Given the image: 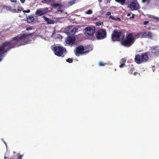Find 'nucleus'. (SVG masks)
Masks as SVG:
<instances>
[{"label":"nucleus","instance_id":"f257e3e1","mask_svg":"<svg viewBox=\"0 0 159 159\" xmlns=\"http://www.w3.org/2000/svg\"><path fill=\"white\" fill-rule=\"evenodd\" d=\"M33 33L21 34L13 38L10 41H6L2 46L7 52L12 48L25 45L30 41L29 36H32Z\"/></svg>","mask_w":159,"mask_h":159},{"label":"nucleus","instance_id":"f03ea898","mask_svg":"<svg viewBox=\"0 0 159 159\" xmlns=\"http://www.w3.org/2000/svg\"><path fill=\"white\" fill-rule=\"evenodd\" d=\"M135 39L134 34L129 33L126 36L125 38L122 39L121 43L126 47H129L134 42Z\"/></svg>","mask_w":159,"mask_h":159},{"label":"nucleus","instance_id":"7ed1b4c3","mask_svg":"<svg viewBox=\"0 0 159 159\" xmlns=\"http://www.w3.org/2000/svg\"><path fill=\"white\" fill-rule=\"evenodd\" d=\"M150 53L149 52H147L143 53L140 55H136L134 58L135 61L138 64L147 62L149 59L148 55Z\"/></svg>","mask_w":159,"mask_h":159},{"label":"nucleus","instance_id":"20e7f679","mask_svg":"<svg viewBox=\"0 0 159 159\" xmlns=\"http://www.w3.org/2000/svg\"><path fill=\"white\" fill-rule=\"evenodd\" d=\"M96 38L98 40H102L105 39L107 36L106 30L104 29L98 30L95 34Z\"/></svg>","mask_w":159,"mask_h":159},{"label":"nucleus","instance_id":"39448f33","mask_svg":"<svg viewBox=\"0 0 159 159\" xmlns=\"http://www.w3.org/2000/svg\"><path fill=\"white\" fill-rule=\"evenodd\" d=\"M53 51L55 54L58 57H64L63 54L64 52V49L63 47L56 46L53 48Z\"/></svg>","mask_w":159,"mask_h":159},{"label":"nucleus","instance_id":"423d86ee","mask_svg":"<svg viewBox=\"0 0 159 159\" xmlns=\"http://www.w3.org/2000/svg\"><path fill=\"white\" fill-rule=\"evenodd\" d=\"M122 33V32L121 31H118L117 30H114L111 35L112 40L114 41L118 40V39L120 38Z\"/></svg>","mask_w":159,"mask_h":159},{"label":"nucleus","instance_id":"0eeeda50","mask_svg":"<svg viewBox=\"0 0 159 159\" xmlns=\"http://www.w3.org/2000/svg\"><path fill=\"white\" fill-rule=\"evenodd\" d=\"M84 49L82 45L79 46L77 47L75 51V55L77 57H79L81 55L89 52V51L84 52Z\"/></svg>","mask_w":159,"mask_h":159},{"label":"nucleus","instance_id":"6e6552de","mask_svg":"<svg viewBox=\"0 0 159 159\" xmlns=\"http://www.w3.org/2000/svg\"><path fill=\"white\" fill-rule=\"evenodd\" d=\"M128 7L132 11L137 10L140 8L138 3L136 1H133L130 2Z\"/></svg>","mask_w":159,"mask_h":159},{"label":"nucleus","instance_id":"1a4fd4ad","mask_svg":"<svg viewBox=\"0 0 159 159\" xmlns=\"http://www.w3.org/2000/svg\"><path fill=\"white\" fill-rule=\"evenodd\" d=\"M85 34L89 35H92L95 32V28L94 27H87L85 29Z\"/></svg>","mask_w":159,"mask_h":159},{"label":"nucleus","instance_id":"9d476101","mask_svg":"<svg viewBox=\"0 0 159 159\" xmlns=\"http://www.w3.org/2000/svg\"><path fill=\"white\" fill-rule=\"evenodd\" d=\"M152 52L155 56L158 57L159 56V46H154L152 48Z\"/></svg>","mask_w":159,"mask_h":159},{"label":"nucleus","instance_id":"9b49d317","mask_svg":"<svg viewBox=\"0 0 159 159\" xmlns=\"http://www.w3.org/2000/svg\"><path fill=\"white\" fill-rule=\"evenodd\" d=\"M75 40V37L72 36H69L66 39V43L70 44H73Z\"/></svg>","mask_w":159,"mask_h":159},{"label":"nucleus","instance_id":"f8f14e48","mask_svg":"<svg viewBox=\"0 0 159 159\" xmlns=\"http://www.w3.org/2000/svg\"><path fill=\"white\" fill-rule=\"evenodd\" d=\"M127 59L125 58H123L120 60V64L119 65V67L122 68L125 66V63L126 62Z\"/></svg>","mask_w":159,"mask_h":159},{"label":"nucleus","instance_id":"ddd939ff","mask_svg":"<svg viewBox=\"0 0 159 159\" xmlns=\"http://www.w3.org/2000/svg\"><path fill=\"white\" fill-rule=\"evenodd\" d=\"M43 18L45 21L47 22L48 24H53L54 23L53 20L50 19L49 18L45 16H43Z\"/></svg>","mask_w":159,"mask_h":159},{"label":"nucleus","instance_id":"4468645a","mask_svg":"<svg viewBox=\"0 0 159 159\" xmlns=\"http://www.w3.org/2000/svg\"><path fill=\"white\" fill-rule=\"evenodd\" d=\"M51 6L54 8L60 9L62 7V5L59 3H55L52 4Z\"/></svg>","mask_w":159,"mask_h":159},{"label":"nucleus","instance_id":"2eb2a0df","mask_svg":"<svg viewBox=\"0 0 159 159\" xmlns=\"http://www.w3.org/2000/svg\"><path fill=\"white\" fill-rule=\"evenodd\" d=\"M34 18L32 16H29L27 18V21L28 23H31L34 21Z\"/></svg>","mask_w":159,"mask_h":159},{"label":"nucleus","instance_id":"dca6fc26","mask_svg":"<svg viewBox=\"0 0 159 159\" xmlns=\"http://www.w3.org/2000/svg\"><path fill=\"white\" fill-rule=\"evenodd\" d=\"M6 52H5V49L2 46H0V57H1L2 55Z\"/></svg>","mask_w":159,"mask_h":159},{"label":"nucleus","instance_id":"f3484780","mask_svg":"<svg viewBox=\"0 0 159 159\" xmlns=\"http://www.w3.org/2000/svg\"><path fill=\"white\" fill-rule=\"evenodd\" d=\"M35 14L39 16H42L43 15V11L39 10H37L35 12Z\"/></svg>","mask_w":159,"mask_h":159},{"label":"nucleus","instance_id":"a211bd4d","mask_svg":"<svg viewBox=\"0 0 159 159\" xmlns=\"http://www.w3.org/2000/svg\"><path fill=\"white\" fill-rule=\"evenodd\" d=\"M152 33L151 32H148V34L146 33V38L151 39L152 38Z\"/></svg>","mask_w":159,"mask_h":159},{"label":"nucleus","instance_id":"6ab92c4d","mask_svg":"<svg viewBox=\"0 0 159 159\" xmlns=\"http://www.w3.org/2000/svg\"><path fill=\"white\" fill-rule=\"evenodd\" d=\"M115 1L120 3L121 5H123L125 3V0H115Z\"/></svg>","mask_w":159,"mask_h":159},{"label":"nucleus","instance_id":"aec40b11","mask_svg":"<svg viewBox=\"0 0 159 159\" xmlns=\"http://www.w3.org/2000/svg\"><path fill=\"white\" fill-rule=\"evenodd\" d=\"M76 1V0H71L69 1L68 2L69 4V6H71L75 4Z\"/></svg>","mask_w":159,"mask_h":159},{"label":"nucleus","instance_id":"412c9836","mask_svg":"<svg viewBox=\"0 0 159 159\" xmlns=\"http://www.w3.org/2000/svg\"><path fill=\"white\" fill-rule=\"evenodd\" d=\"M109 18H111L113 20H120V19L119 17H117L116 18L112 16H110L109 17Z\"/></svg>","mask_w":159,"mask_h":159},{"label":"nucleus","instance_id":"4be33fe9","mask_svg":"<svg viewBox=\"0 0 159 159\" xmlns=\"http://www.w3.org/2000/svg\"><path fill=\"white\" fill-rule=\"evenodd\" d=\"M146 32H140V34L141 35V38H146Z\"/></svg>","mask_w":159,"mask_h":159},{"label":"nucleus","instance_id":"5701e85b","mask_svg":"<svg viewBox=\"0 0 159 159\" xmlns=\"http://www.w3.org/2000/svg\"><path fill=\"white\" fill-rule=\"evenodd\" d=\"M78 30L76 28H73L70 31L72 34H74L77 32Z\"/></svg>","mask_w":159,"mask_h":159},{"label":"nucleus","instance_id":"b1692460","mask_svg":"<svg viewBox=\"0 0 159 159\" xmlns=\"http://www.w3.org/2000/svg\"><path fill=\"white\" fill-rule=\"evenodd\" d=\"M149 17H151L154 20H155L157 21H158V19H159V18L155 16L154 15H150V16H148Z\"/></svg>","mask_w":159,"mask_h":159},{"label":"nucleus","instance_id":"393cba45","mask_svg":"<svg viewBox=\"0 0 159 159\" xmlns=\"http://www.w3.org/2000/svg\"><path fill=\"white\" fill-rule=\"evenodd\" d=\"M134 70V67H130L129 68V73L132 74Z\"/></svg>","mask_w":159,"mask_h":159},{"label":"nucleus","instance_id":"a878e982","mask_svg":"<svg viewBox=\"0 0 159 159\" xmlns=\"http://www.w3.org/2000/svg\"><path fill=\"white\" fill-rule=\"evenodd\" d=\"M140 34V32H139V33H138L137 34L134 36V39L135 38H138L139 37L141 38V34Z\"/></svg>","mask_w":159,"mask_h":159},{"label":"nucleus","instance_id":"bb28decb","mask_svg":"<svg viewBox=\"0 0 159 159\" xmlns=\"http://www.w3.org/2000/svg\"><path fill=\"white\" fill-rule=\"evenodd\" d=\"M92 11L90 9H89L87 11H86L85 13L86 14L90 15L92 14Z\"/></svg>","mask_w":159,"mask_h":159},{"label":"nucleus","instance_id":"cd10ccee","mask_svg":"<svg viewBox=\"0 0 159 159\" xmlns=\"http://www.w3.org/2000/svg\"><path fill=\"white\" fill-rule=\"evenodd\" d=\"M151 0H142V2L143 3L146 2L147 4H149Z\"/></svg>","mask_w":159,"mask_h":159},{"label":"nucleus","instance_id":"c85d7f7f","mask_svg":"<svg viewBox=\"0 0 159 159\" xmlns=\"http://www.w3.org/2000/svg\"><path fill=\"white\" fill-rule=\"evenodd\" d=\"M66 61L67 62H68L69 63H71L73 62V59L72 58H69L67 59L66 60Z\"/></svg>","mask_w":159,"mask_h":159},{"label":"nucleus","instance_id":"c756f323","mask_svg":"<svg viewBox=\"0 0 159 159\" xmlns=\"http://www.w3.org/2000/svg\"><path fill=\"white\" fill-rule=\"evenodd\" d=\"M106 63L102 62H100L99 63V65L100 66H104Z\"/></svg>","mask_w":159,"mask_h":159},{"label":"nucleus","instance_id":"7c9ffc66","mask_svg":"<svg viewBox=\"0 0 159 159\" xmlns=\"http://www.w3.org/2000/svg\"><path fill=\"white\" fill-rule=\"evenodd\" d=\"M30 11V10H23V12L25 13H29Z\"/></svg>","mask_w":159,"mask_h":159},{"label":"nucleus","instance_id":"2f4dec72","mask_svg":"<svg viewBox=\"0 0 159 159\" xmlns=\"http://www.w3.org/2000/svg\"><path fill=\"white\" fill-rule=\"evenodd\" d=\"M101 24V23L99 22H98L96 23V25L97 26H100Z\"/></svg>","mask_w":159,"mask_h":159},{"label":"nucleus","instance_id":"473e14b6","mask_svg":"<svg viewBox=\"0 0 159 159\" xmlns=\"http://www.w3.org/2000/svg\"><path fill=\"white\" fill-rule=\"evenodd\" d=\"M133 74L134 75L136 76L137 75H140V74L137 72H135L133 73Z\"/></svg>","mask_w":159,"mask_h":159},{"label":"nucleus","instance_id":"72a5a7b5","mask_svg":"<svg viewBox=\"0 0 159 159\" xmlns=\"http://www.w3.org/2000/svg\"><path fill=\"white\" fill-rule=\"evenodd\" d=\"M149 22L148 21H145L143 22V24L144 25H146L148 24L149 23Z\"/></svg>","mask_w":159,"mask_h":159},{"label":"nucleus","instance_id":"f704fd0d","mask_svg":"<svg viewBox=\"0 0 159 159\" xmlns=\"http://www.w3.org/2000/svg\"><path fill=\"white\" fill-rule=\"evenodd\" d=\"M111 13L110 12H107L106 14V15L107 16H109L111 15Z\"/></svg>","mask_w":159,"mask_h":159},{"label":"nucleus","instance_id":"c9c22d12","mask_svg":"<svg viewBox=\"0 0 159 159\" xmlns=\"http://www.w3.org/2000/svg\"><path fill=\"white\" fill-rule=\"evenodd\" d=\"M134 16H135L133 14H132V16H130V18L133 19V18H134Z\"/></svg>","mask_w":159,"mask_h":159},{"label":"nucleus","instance_id":"e433bc0d","mask_svg":"<svg viewBox=\"0 0 159 159\" xmlns=\"http://www.w3.org/2000/svg\"><path fill=\"white\" fill-rule=\"evenodd\" d=\"M10 1L12 2H16V0H10Z\"/></svg>","mask_w":159,"mask_h":159},{"label":"nucleus","instance_id":"4c0bfd02","mask_svg":"<svg viewBox=\"0 0 159 159\" xmlns=\"http://www.w3.org/2000/svg\"><path fill=\"white\" fill-rule=\"evenodd\" d=\"M16 10V12H20L21 11V10L19 9H17Z\"/></svg>","mask_w":159,"mask_h":159},{"label":"nucleus","instance_id":"58836bf2","mask_svg":"<svg viewBox=\"0 0 159 159\" xmlns=\"http://www.w3.org/2000/svg\"><path fill=\"white\" fill-rule=\"evenodd\" d=\"M32 30V28H26V30Z\"/></svg>","mask_w":159,"mask_h":159},{"label":"nucleus","instance_id":"ea45409f","mask_svg":"<svg viewBox=\"0 0 159 159\" xmlns=\"http://www.w3.org/2000/svg\"><path fill=\"white\" fill-rule=\"evenodd\" d=\"M25 0H20V2L22 3H24L25 2Z\"/></svg>","mask_w":159,"mask_h":159},{"label":"nucleus","instance_id":"a19ab883","mask_svg":"<svg viewBox=\"0 0 159 159\" xmlns=\"http://www.w3.org/2000/svg\"><path fill=\"white\" fill-rule=\"evenodd\" d=\"M130 15H131V14L130 13H128L127 14V16H130Z\"/></svg>","mask_w":159,"mask_h":159},{"label":"nucleus","instance_id":"79ce46f5","mask_svg":"<svg viewBox=\"0 0 159 159\" xmlns=\"http://www.w3.org/2000/svg\"><path fill=\"white\" fill-rule=\"evenodd\" d=\"M102 0H98V2H102Z\"/></svg>","mask_w":159,"mask_h":159},{"label":"nucleus","instance_id":"37998d69","mask_svg":"<svg viewBox=\"0 0 159 159\" xmlns=\"http://www.w3.org/2000/svg\"><path fill=\"white\" fill-rule=\"evenodd\" d=\"M2 60V59L0 57V61Z\"/></svg>","mask_w":159,"mask_h":159},{"label":"nucleus","instance_id":"c03bdc74","mask_svg":"<svg viewBox=\"0 0 159 159\" xmlns=\"http://www.w3.org/2000/svg\"><path fill=\"white\" fill-rule=\"evenodd\" d=\"M158 21H159V19H158V20L157 22H158Z\"/></svg>","mask_w":159,"mask_h":159},{"label":"nucleus","instance_id":"a18cd8bd","mask_svg":"<svg viewBox=\"0 0 159 159\" xmlns=\"http://www.w3.org/2000/svg\"><path fill=\"white\" fill-rule=\"evenodd\" d=\"M6 157H4V158H5V159H6Z\"/></svg>","mask_w":159,"mask_h":159},{"label":"nucleus","instance_id":"49530a36","mask_svg":"<svg viewBox=\"0 0 159 159\" xmlns=\"http://www.w3.org/2000/svg\"><path fill=\"white\" fill-rule=\"evenodd\" d=\"M18 154H19V155L20 154V153H19Z\"/></svg>","mask_w":159,"mask_h":159},{"label":"nucleus","instance_id":"de8ad7c7","mask_svg":"<svg viewBox=\"0 0 159 159\" xmlns=\"http://www.w3.org/2000/svg\"><path fill=\"white\" fill-rule=\"evenodd\" d=\"M14 153H15V152H13Z\"/></svg>","mask_w":159,"mask_h":159}]
</instances>
